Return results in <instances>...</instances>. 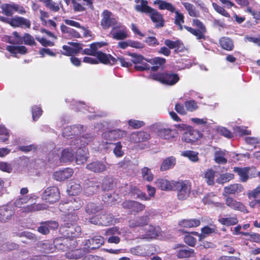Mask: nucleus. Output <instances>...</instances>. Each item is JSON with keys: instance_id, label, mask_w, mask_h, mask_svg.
Returning a JSON list of instances; mask_svg holds the SVG:
<instances>
[{"instance_id": "obj_55", "label": "nucleus", "mask_w": 260, "mask_h": 260, "mask_svg": "<svg viewBox=\"0 0 260 260\" xmlns=\"http://www.w3.org/2000/svg\"><path fill=\"white\" fill-rule=\"evenodd\" d=\"M186 110L189 112H192L197 109L198 106L194 100L186 101L184 103Z\"/></svg>"}, {"instance_id": "obj_38", "label": "nucleus", "mask_w": 260, "mask_h": 260, "mask_svg": "<svg viewBox=\"0 0 260 260\" xmlns=\"http://www.w3.org/2000/svg\"><path fill=\"white\" fill-rule=\"evenodd\" d=\"M47 207V205H46L45 204L34 203L25 207L23 209V212L29 213L41 211L46 209Z\"/></svg>"}, {"instance_id": "obj_17", "label": "nucleus", "mask_w": 260, "mask_h": 260, "mask_svg": "<svg viewBox=\"0 0 260 260\" xmlns=\"http://www.w3.org/2000/svg\"><path fill=\"white\" fill-rule=\"evenodd\" d=\"M158 136L164 140L174 141L178 136V131L171 128H161L157 131Z\"/></svg>"}, {"instance_id": "obj_59", "label": "nucleus", "mask_w": 260, "mask_h": 260, "mask_svg": "<svg viewBox=\"0 0 260 260\" xmlns=\"http://www.w3.org/2000/svg\"><path fill=\"white\" fill-rule=\"evenodd\" d=\"M247 196L249 199H256L258 198L260 199V185L257 186V187L253 190L248 191Z\"/></svg>"}, {"instance_id": "obj_35", "label": "nucleus", "mask_w": 260, "mask_h": 260, "mask_svg": "<svg viewBox=\"0 0 260 260\" xmlns=\"http://www.w3.org/2000/svg\"><path fill=\"white\" fill-rule=\"evenodd\" d=\"M221 47L226 51H232L234 48L233 41L230 38L223 37L219 40Z\"/></svg>"}, {"instance_id": "obj_16", "label": "nucleus", "mask_w": 260, "mask_h": 260, "mask_svg": "<svg viewBox=\"0 0 260 260\" xmlns=\"http://www.w3.org/2000/svg\"><path fill=\"white\" fill-rule=\"evenodd\" d=\"M225 205L232 210L239 211L243 213H248L246 207L241 202L237 201L234 198L227 197L225 199Z\"/></svg>"}, {"instance_id": "obj_48", "label": "nucleus", "mask_w": 260, "mask_h": 260, "mask_svg": "<svg viewBox=\"0 0 260 260\" xmlns=\"http://www.w3.org/2000/svg\"><path fill=\"white\" fill-rule=\"evenodd\" d=\"M198 152L192 150H186L182 152L181 155L187 157L190 160L196 162L199 160Z\"/></svg>"}, {"instance_id": "obj_29", "label": "nucleus", "mask_w": 260, "mask_h": 260, "mask_svg": "<svg viewBox=\"0 0 260 260\" xmlns=\"http://www.w3.org/2000/svg\"><path fill=\"white\" fill-rule=\"evenodd\" d=\"M243 189V186L241 184L236 183L231 184L224 187L223 195L226 196L229 194L239 193L242 192Z\"/></svg>"}, {"instance_id": "obj_20", "label": "nucleus", "mask_w": 260, "mask_h": 260, "mask_svg": "<svg viewBox=\"0 0 260 260\" xmlns=\"http://www.w3.org/2000/svg\"><path fill=\"white\" fill-rule=\"evenodd\" d=\"M86 169L94 173L100 174L107 171V167L106 164L103 161L95 160L87 164L86 166Z\"/></svg>"}, {"instance_id": "obj_40", "label": "nucleus", "mask_w": 260, "mask_h": 260, "mask_svg": "<svg viewBox=\"0 0 260 260\" xmlns=\"http://www.w3.org/2000/svg\"><path fill=\"white\" fill-rule=\"evenodd\" d=\"M176 164V158L175 157L171 156L167 157L162 161L160 166V170L161 171H167L170 168H173Z\"/></svg>"}, {"instance_id": "obj_1", "label": "nucleus", "mask_w": 260, "mask_h": 260, "mask_svg": "<svg viewBox=\"0 0 260 260\" xmlns=\"http://www.w3.org/2000/svg\"><path fill=\"white\" fill-rule=\"evenodd\" d=\"M78 219V217L76 213L70 214L68 212L64 214L65 223L62 225V229L63 232L66 233L68 237H76L80 235L81 228L76 223Z\"/></svg>"}, {"instance_id": "obj_64", "label": "nucleus", "mask_w": 260, "mask_h": 260, "mask_svg": "<svg viewBox=\"0 0 260 260\" xmlns=\"http://www.w3.org/2000/svg\"><path fill=\"white\" fill-rule=\"evenodd\" d=\"M245 12L250 14L254 19L256 20H260V11L254 10L250 7H247Z\"/></svg>"}, {"instance_id": "obj_50", "label": "nucleus", "mask_w": 260, "mask_h": 260, "mask_svg": "<svg viewBox=\"0 0 260 260\" xmlns=\"http://www.w3.org/2000/svg\"><path fill=\"white\" fill-rule=\"evenodd\" d=\"M81 186L80 184L74 183L71 184L68 189L69 193L73 196L78 194L81 191Z\"/></svg>"}, {"instance_id": "obj_36", "label": "nucleus", "mask_w": 260, "mask_h": 260, "mask_svg": "<svg viewBox=\"0 0 260 260\" xmlns=\"http://www.w3.org/2000/svg\"><path fill=\"white\" fill-rule=\"evenodd\" d=\"M154 5H157L158 9L161 10H167L171 13H174L176 10L175 7L170 3L162 0H155Z\"/></svg>"}, {"instance_id": "obj_5", "label": "nucleus", "mask_w": 260, "mask_h": 260, "mask_svg": "<svg viewBox=\"0 0 260 260\" xmlns=\"http://www.w3.org/2000/svg\"><path fill=\"white\" fill-rule=\"evenodd\" d=\"M83 205V201L79 197L73 198L69 202L60 204L59 209L64 214L69 212L70 214L76 213L75 211L80 209Z\"/></svg>"}, {"instance_id": "obj_13", "label": "nucleus", "mask_w": 260, "mask_h": 260, "mask_svg": "<svg viewBox=\"0 0 260 260\" xmlns=\"http://www.w3.org/2000/svg\"><path fill=\"white\" fill-rule=\"evenodd\" d=\"M110 34L114 39L116 40H123L128 37L126 27L120 23L113 27Z\"/></svg>"}, {"instance_id": "obj_2", "label": "nucleus", "mask_w": 260, "mask_h": 260, "mask_svg": "<svg viewBox=\"0 0 260 260\" xmlns=\"http://www.w3.org/2000/svg\"><path fill=\"white\" fill-rule=\"evenodd\" d=\"M183 23L180 24H176L179 26L180 30L183 28H185L187 31L196 37L197 40H206L205 34L207 32V29L204 24L198 19H193L192 20V25L194 28H192L186 25H182Z\"/></svg>"}, {"instance_id": "obj_60", "label": "nucleus", "mask_w": 260, "mask_h": 260, "mask_svg": "<svg viewBox=\"0 0 260 260\" xmlns=\"http://www.w3.org/2000/svg\"><path fill=\"white\" fill-rule=\"evenodd\" d=\"M45 6L51 12H57L60 10L58 4L55 3L52 0H50Z\"/></svg>"}, {"instance_id": "obj_23", "label": "nucleus", "mask_w": 260, "mask_h": 260, "mask_svg": "<svg viewBox=\"0 0 260 260\" xmlns=\"http://www.w3.org/2000/svg\"><path fill=\"white\" fill-rule=\"evenodd\" d=\"M117 184V180L111 175L105 176L102 181L101 188L104 191L113 190Z\"/></svg>"}, {"instance_id": "obj_10", "label": "nucleus", "mask_w": 260, "mask_h": 260, "mask_svg": "<svg viewBox=\"0 0 260 260\" xmlns=\"http://www.w3.org/2000/svg\"><path fill=\"white\" fill-rule=\"evenodd\" d=\"M60 198L59 189L55 186L47 188L43 192L42 199L46 202L53 204L58 201Z\"/></svg>"}, {"instance_id": "obj_14", "label": "nucleus", "mask_w": 260, "mask_h": 260, "mask_svg": "<svg viewBox=\"0 0 260 260\" xmlns=\"http://www.w3.org/2000/svg\"><path fill=\"white\" fill-rule=\"evenodd\" d=\"M0 21L9 24L14 27L24 25L26 27L29 28L31 25L29 20L22 17H16L12 18H8L5 17H1Z\"/></svg>"}, {"instance_id": "obj_21", "label": "nucleus", "mask_w": 260, "mask_h": 260, "mask_svg": "<svg viewBox=\"0 0 260 260\" xmlns=\"http://www.w3.org/2000/svg\"><path fill=\"white\" fill-rule=\"evenodd\" d=\"M176 181L169 180L165 178H158L155 181L156 186L163 191H172L174 189Z\"/></svg>"}, {"instance_id": "obj_28", "label": "nucleus", "mask_w": 260, "mask_h": 260, "mask_svg": "<svg viewBox=\"0 0 260 260\" xmlns=\"http://www.w3.org/2000/svg\"><path fill=\"white\" fill-rule=\"evenodd\" d=\"M84 208L85 212L90 215L101 211L103 209V206L100 203L90 202L86 204Z\"/></svg>"}, {"instance_id": "obj_43", "label": "nucleus", "mask_w": 260, "mask_h": 260, "mask_svg": "<svg viewBox=\"0 0 260 260\" xmlns=\"http://www.w3.org/2000/svg\"><path fill=\"white\" fill-rule=\"evenodd\" d=\"M218 220L221 224L228 226L236 225L238 222V220L236 215L233 217L220 218Z\"/></svg>"}, {"instance_id": "obj_49", "label": "nucleus", "mask_w": 260, "mask_h": 260, "mask_svg": "<svg viewBox=\"0 0 260 260\" xmlns=\"http://www.w3.org/2000/svg\"><path fill=\"white\" fill-rule=\"evenodd\" d=\"M182 5L187 11L189 16L195 17L199 16V13L196 11L195 7L192 4L187 2H184L182 3Z\"/></svg>"}, {"instance_id": "obj_45", "label": "nucleus", "mask_w": 260, "mask_h": 260, "mask_svg": "<svg viewBox=\"0 0 260 260\" xmlns=\"http://www.w3.org/2000/svg\"><path fill=\"white\" fill-rule=\"evenodd\" d=\"M141 175L143 179L149 182H151L154 179V175L150 169L146 167L141 169Z\"/></svg>"}, {"instance_id": "obj_44", "label": "nucleus", "mask_w": 260, "mask_h": 260, "mask_svg": "<svg viewBox=\"0 0 260 260\" xmlns=\"http://www.w3.org/2000/svg\"><path fill=\"white\" fill-rule=\"evenodd\" d=\"M1 9L3 14L8 17H11L14 12V3L3 4L1 6Z\"/></svg>"}, {"instance_id": "obj_47", "label": "nucleus", "mask_w": 260, "mask_h": 260, "mask_svg": "<svg viewBox=\"0 0 260 260\" xmlns=\"http://www.w3.org/2000/svg\"><path fill=\"white\" fill-rule=\"evenodd\" d=\"M10 137L9 130L2 124H0V142L6 143Z\"/></svg>"}, {"instance_id": "obj_53", "label": "nucleus", "mask_w": 260, "mask_h": 260, "mask_svg": "<svg viewBox=\"0 0 260 260\" xmlns=\"http://www.w3.org/2000/svg\"><path fill=\"white\" fill-rule=\"evenodd\" d=\"M23 42L24 44L29 46H35L36 45L35 39L29 34L25 33L23 36Z\"/></svg>"}, {"instance_id": "obj_57", "label": "nucleus", "mask_w": 260, "mask_h": 260, "mask_svg": "<svg viewBox=\"0 0 260 260\" xmlns=\"http://www.w3.org/2000/svg\"><path fill=\"white\" fill-rule=\"evenodd\" d=\"M115 146L113 149V153L117 157H122L124 155V152L122 150V146L120 142H118L114 144Z\"/></svg>"}, {"instance_id": "obj_30", "label": "nucleus", "mask_w": 260, "mask_h": 260, "mask_svg": "<svg viewBox=\"0 0 260 260\" xmlns=\"http://www.w3.org/2000/svg\"><path fill=\"white\" fill-rule=\"evenodd\" d=\"M88 253V250L85 249L84 247L80 249L71 250L66 253V257L70 259H79L83 257L86 253Z\"/></svg>"}, {"instance_id": "obj_9", "label": "nucleus", "mask_w": 260, "mask_h": 260, "mask_svg": "<svg viewBox=\"0 0 260 260\" xmlns=\"http://www.w3.org/2000/svg\"><path fill=\"white\" fill-rule=\"evenodd\" d=\"M202 137V134L199 131L189 126L183 134L182 140L187 143L194 144Z\"/></svg>"}, {"instance_id": "obj_46", "label": "nucleus", "mask_w": 260, "mask_h": 260, "mask_svg": "<svg viewBox=\"0 0 260 260\" xmlns=\"http://www.w3.org/2000/svg\"><path fill=\"white\" fill-rule=\"evenodd\" d=\"M215 171L213 169H208L204 173V177L206 179L207 183L209 185H213L214 182Z\"/></svg>"}, {"instance_id": "obj_12", "label": "nucleus", "mask_w": 260, "mask_h": 260, "mask_svg": "<svg viewBox=\"0 0 260 260\" xmlns=\"http://www.w3.org/2000/svg\"><path fill=\"white\" fill-rule=\"evenodd\" d=\"M75 243H76L75 241L66 237H58L55 238L53 241L55 247L61 251L73 248L74 247L72 246L74 245Z\"/></svg>"}, {"instance_id": "obj_26", "label": "nucleus", "mask_w": 260, "mask_h": 260, "mask_svg": "<svg viewBox=\"0 0 260 260\" xmlns=\"http://www.w3.org/2000/svg\"><path fill=\"white\" fill-rule=\"evenodd\" d=\"M106 45H107V43L104 42H94L90 45L89 48L82 49L81 53L82 55L95 56L98 49Z\"/></svg>"}, {"instance_id": "obj_61", "label": "nucleus", "mask_w": 260, "mask_h": 260, "mask_svg": "<svg viewBox=\"0 0 260 260\" xmlns=\"http://www.w3.org/2000/svg\"><path fill=\"white\" fill-rule=\"evenodd\" d=\"M121 232L119 230V227L113 226L108 229L105 231V235L106 236H113L115 235H120Z\"/></svg>"}, {"instance_id": "obj_39", "label": "nucleus", "mask_w": 260, "mask_h": 260, "mask_svg": "<svg viewBox=\"0 0 260 260\" xmlns=\"http://www.w3.org/2000/svg\"><path fill=\"white\" fill-rule=\"evenodd\" d=\"M200 220L198 219H183L179 221V225L186 228H194L200 225Z\"/></svg>"}, {"instance_id": "obj_19", "label": "nucleus", "mask_w": 260, "mask_h": 260, "mask_svg": "<svg viewBox=\"0 0 260 260\" xmlns=\"http://www.w3.org/2000/svg\"><path fill=\"white\" fill-rule=\"evenodd\" d=\"M161 229L159 226L149 225L144 235L140 237L142 239H146L148 241L156 239L161 235Z\"/></svg>"}, {"instance_id": "obj_11", "label": "nucleus", "mask_w": 260, "mask_h": 260, "mask_svg": "<svg viewBox=\"0 0 260 260\" xmlns=\"http://www.w3.org/2000/svg\"><path fill=\"white\" fill-rule=\"evenodd\" d=\"M121 206L123 208L127 210L130 214L138 213L143 211L145 208L144 204L133 200H126L122 202Z\"/></svg>"}, {"instance_id": "obj_34", "label": "nucleus", "mask_w": 260, "mask_h": 260, "mask_svg": "<svg viewBox=\"0 0 260 260\" xmlns=\"http://www.w3.org/2000/svg\"><path fill=\"white\" fill-rule=\"evenodd\" d=\"M11 54H13L14 57H16L17 54H25L27 52V49L24 46H11L8 45L6 47Z\"/></svg>"}, {"instance_id": "obj_52", "label": "nucleus", "mask_w": 260, "mask_h": 260, "mask_svg": "<svg viewBox=\"0 0 260 260\" xmlns=\"http://www.w3.org/2000/svg\"><path fill=\"white\" fill-rule=\"evenodd\" d=\"M31 198V197L29 196H25L19 198L15 200L14 205L18 208H21L23 205L28 203Z\"/></svg>"}, {"instance_id": "obj_37", "label": "nucleus", "mask_w": 260, "mask_h": 260, "mask_svg": "<svg viewBox=\"0 0 260 260\" xmlns=\"http://www.w3.org/2000/svg\"><path fill=\"white\" fill-rule=\"evenodd\" d=\"M74 153L73 150L70 149H64L61 152V155L60 157L61 162H71L74 159Z\"/></svg>"}, {"instance_id": "obj_18", "label": "nucleus", "mask_w": 260, "mask_h": 260, "mask_svg": "<svg viewBox=\"0 0 260 260\" xmlns=\"http://www.w3.org/2000/svg\"><path fill=\"white\" fill-rule=\"evenodd\" d=\"M174 249H178L176 251V256L178 258H188L194 256V250L188 248L187 246L177 244Z\"/></svg>"}, {"instance_id": "obj_42", "label": "nucleus", "mask_w": 260, "mask_h": 260, "mask_svg": "<svg viewBox=\"0 0 260 260\" xmlns=\"http://www.w3.org/2000/svg\"><path fill=\"white\" fill-rule=\"evenodd\" d=\"M60 29L62 33L68 34L69 37L79 38L81 37L80 34L76 30L67 26L64 24L61 25Z\"/></svg>"}, {"instance_id": "obj_32", "label": "nucleus", "mask_w": 260, "mask_h": 260, "mask_svg": "<svg viewBox=\"0 0 260 260\" xmlns=\"http://www.w3.org/2000/svg\"><path fill=\"white\" fill-rule=\"evenodd\" d=\"M14 214L11 209H9L6 206L0 207V222H6L8 221Z\"/></svg>"}, {"instance_id": "obj_7", "label": "nucleus", "mask_w": 260, "mask_h": 260, "mask_svg": "<svg viewBox=\"0 0 260 260\" xmlns=\"http://www.w3.org/2000/svg\"><path fill=\"white\" fill-rule=\"evenodd\" d=\"M173 190L177 191V198L179 200H185L190 193L191 185L186 181H177Z\"/></svg>"}, {"instance_id": "obj_24", "label": "nucleus", "mask_w": 260, "mask_h": 260, "mask_svg": "<svg viewBox=\"0 0 260 260\" xmlns=\"http://www.w3.org/2000/svg\"><path fill=\"white\" fill-rule=\"evenodd\" d=\"M95 56L98 60L99 62L104 64H109L111 66L115 65L117 62V59L110 54H106L101 51H97Z\"/></svg>"}, {"instance_id": "obj_3", "label": "nucleus", "mask_w": 260, "mask_h": 260, "mask_svg": "<svg viewBox=\"0 0 260 260\" xmlns=\"http://www.w3.org/2000/svg\"><path fill=\"white\" fill-rule=\"evenodd\" d=\"M150 77L152 79L168 86L174 85L180 80L178 74L169 71L152 73Z\"/></svg>"}, {"instance_id": "obj_6", "label": "nucleus", "mask_w": 260, "mask_h": 260, "mask_svg": "<svg viewBox=\"0 0 260 260\" xmlns=\"http://www.w3.org/2000/svg\"><path fill=\"white\" fill-rule=\"evenodd\" d=\"M101 26L103 29H108L118 24V17L108 10H104L101 14Z\"/></svg>"}, {"instance_id": "obj_4", "label": "nucleus", "mask_w": 260, "mask_h": 260, "mask_svg": "<svg viewBox=\"0 0 260 260\" xmlns=\"http://www.w3.org/2000/svg\"><path fill=\"white\" fill-rule=\"evenodd\" d=\"M142 13L148 15L151 20L155 24L156 28L162 27L165 26V20L163 15L160 14L156 9L151 8L150 6L145 7L142 9Z\"/></svg>"}, {"instance_id": "obj_25", "label": "nucleus", "mask_w": 260, "mask_h": 260, "mask_svg": "<svg viewBox=\"0 0 260 260\" xmlns=\"http://www.w3.org/2000/svg\"><path fill=\"white\" fill-rule=\"evenodd\" d=\"M149 138V134L146 132H134L129 136V141L134 143H138L146 141Z\"/></svg>"}, {"instance_id": "obj_33", "label": "nucleus", "mask_w": 260, "mask_h": 260, "mask_svg": "<svg viewBox=\"0 0 260 260\" xmlns=\"http://www.w3.org/2000/svg\"><path fill=\"white\" fill-rule=\"evenodd\" d=\"M249 167L244 168L235 167L234 168L233 171L239 176L240 181L244 182H246L249 179Z\"/></svg>"}, {"instance_id": "obj_41", "label": "nucleus", "mask_w": 260, "mask_h": 260, "mask_svg": "<svg viewBox=\"0 0 260 260\" xmlns=\"http://www.w3.org/2000/svg\"><path fill=\"white\" fill-rule=\"evenodd\" d=\"M99 188V185L96 182L90 181L84 187V192L87 196H90L96 193Z\"/></svg>"}, {"instance_id": "obj_63", "label": "nucleus", "mask_w": 260, "mask_h": 260, "mask_svg": "<svg viewBox=\"0 0 260 260\" xmlns=\"http://www.w3.org/2000/svg\"><path fill=\"white\" fill-rule=\"evenodd\" d=\"M129 55L133 57V59L131 61L132 63H133L135 64L141 63V62L144 60V57L142 55L137 54L134 53H129Z\"/></svg>"}, {"instance_id": "obj_62", "label": "nucleus", "mask_w": 260, "mask_h": 260, "mask_svg": "<svg viewBox=\"0 0 260 260\" xmlns=\"http://www.w3.org/2000/svg\"><path fill=\"white\" fill-rule=\"evenodd\" d=\"M184 242L191 247H194L196 245V239L190 235H186L184 237Z\"/></svg>"}, {"instance_id": "obj_15", "label": "nucleus", "mask_w": 260, "mask_h": 260, "mask_svg": "<svg viewBox=\"0 0 260 260\" xmlns=\"http://www.w3.org/2000/svg\"><path fill=\"white\" fill-rule=\"evenodd\" d=\"M104 243V238L100 236H95L93 238L86 240L85 241L84 247L88 250V253L91 250H94L100 248Z\"/></svg>"}, {"instance_id": "obj_54", "label": "nucleus", "mask_w": 260, "mask_h": 260, "mask_svg": "<svg viewBox=\"0 0 260 260\" xmlns=\"http://www.w3.org/2000/svg\"><path fill=\"white\" fill-rule=\"evenodd\" d=\"M212 6L219 14L227 18L230 17V14L223 8V7H221L215 3H212Z\"/></svg>"}, {"instance_id": "obj_58", "label": "nucleus", "mask_w": 260, "mask_h": 260, "mask_svg": "<svg viewBox=\"0 0 260 260\" xmlns=\"http://www.w3.org/2000/svg\"><path fill=\"white\" fill-rule=\"evenodd\" d=\"M234 177V174L228 173L223 174L220 175L219 178L217 180V182L219 184H223L233 179Z\"/></svg>"}, {"instance_id": "obj_56", "label": "nucleus", "mask_w": 260, "mask_h": 260, "mask_svg": "<svg viewBox=\"0 0 260 260\" xmlns=\"http://www.w3.org/2000/svg\"><path fill=\"white\" fill-rule=\"evenodd\" d=\"M127 123L129 126L134 129L139 128L145 125L144 121L133 119L128 120Z\"/></svg>"}, {"instance_id": "obj_22", "label": "nucleus", "mask_w": 260, "mask_h": 260, "mask_svg": "<svg viewBox=\"0 0 260 260\" xmlns=\"http://www.w3.org/2000/svg\"><path fill=\"white\" fill-rule=\"evenodd\" d=\"M164 44L171 50L174 49V53L178 54L184 51L185 46L183 43L180 40L178 39L176 41H173L170 39H166L164 41Z\"/></svg>"}, {"instance_id": "obj_31", "label": "nucleus", "mask_w": 260, "mask_h": 260, "mask_svg": "<svg viewBox=\"0 0 260 260\" xmlns=\"http://www.w3.org/2000/svg\"><path fill=\"white\" fill-rule=\"evenodd\" d=\"M88 158V156L86 149L80 147L77 150L75 156L77 164L81 165L85 163Z\"/></svg>"}, {"instance_id": "obj_8", "label": "nucleus", "mask_w": 260, "mask_h": 260, "mask_svg": "<svg viewBox=\"0 0 260 260\" xmlns=\"http://www.w3.org/2000/svg\"><path fill=\"white\" fill-rule=\"evenodd\" d=\"M127 135V132L124 130L117 128L106 131L102 134L103 138L106 140L107 144H112V141L121 139Z\"/></svg>"}, {"instance_id": "obj_27", "label": "nucleus", "mask_w": 260, "mask_h": 260, "mask_svg": "<svg viewBox=\"0 0 260 260\" xmlns=\"http://www.w3.org/2000/svg\"><path fill=\"white\" fill-rule=\"evenodd\" d=\"M74 171L71 168L56 171L53 174V178L59 181H64L70 178L73 174Z\"/></svg>"}, {"instance_id": "obj_51", "label": "nucleus", "mask_w": 260, "mask_h": 260, "mask_svg": "<svg viewBox=\"0 0 260 260\" xmlns=\"http://www.w3.org/2000/svg\"><path fill=\"white\" fill-rule=\"evenodd\" d=\"M31 113L33 120L36 121L42 115L43 110L41 107L35 105L31 108Z\"/></svg>"}]
</instances>
